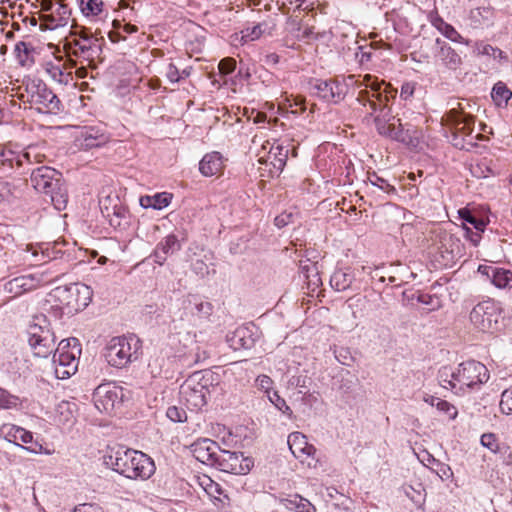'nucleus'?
I'll use <instances>...</instances> for the list:
<instances>
[{"mask_svg": "<svg viewBox=\"0 0 512 512\" xmlns=\"http://www.w3.org/2000/svg\"><path fill=\"white\" fill-rule=\"evenodd\" d=\"M103 461L107 467L129 479H148L155 472L152 458L119 444L107 446Z\"/></svg>", "mask_w": 512, "mask_h": 512, "instance_id": "1", "label": "nucleus"}, {"mask_svg": "<svg viewBox=\"0 0 512 512\" xmlns=\"http://www.w3.org/2000/svg\"><path fill=\"white\" fill-rule=\"evenodd\" d=\"M18 98L23 103L30 104L39 113L57 115L63 110L60 99L41 80H28Z\"/></svg>", "mask_w": 512, "mask_h": 512, "instance_id": "2", "label": "nucleus"}, {"mask_svg": "<svg viewBox=\"0 0 512 512\" xmlns=\"http://www.w3.org/2000/svg\"><path fill=\"white\" fill-rule=\"evenodd\" d=\"M142 354V341L134 334L113 337L105 348V358L110 366L125 368L137 361Z\"/></svg>", "mask_w": 512, "mask_h": 512, "instance_id": "3", "label": "nucleus"}, {"mask_svg": "<svg viewBox=\"0 0 512 512\" xmlns=\"http://www.w3.org/2000/svg\"><path fill=\"white\" fill-rule=\"evenodd\" d=\"M448 384L458 382L460 384H485L489 380V371L487 367L475 360L463 362L456 371L450 367H443L441 377Z\"/></svg>", "mask_w": 512, "mask_h": 512, "instance_id": "4", "label": "nucleus"}, {"mask_svg": "<svg viewBox=\"0 0 512 512\" xmlns=\"http://www.w3.org/2000/svg\"><path fill=\"white\" fill-rule=\"evenodd\" d=\"M34 321L36 322L29 327L28 342L35 356L46 358L55 351V336L44 325L47 322L45 315L36 316Z\"/></svg>", "mask_w": 512, "mask_h": 512, "instance_id": "5", "label": "nucleus"}, {"mask_svg": "<svg viewBox=\"0 0 512 512\" xmlns=\"http://www.w3.org/2000/svg\"><path fill=\"white\" fill-rule=\"evenodd\" d=\"M394 119L395 117L392 115L391 108L388 107V102H384L381 106L378 107V111L374 117V123L377 132L381 136L390 138L392 140L402 143H409L412 139L410 131L408 129L405 130L401 123L398 125L392 123L391 120ZM398 122H400L399 119Z\"/></svg>", "mask_w": 512, "mask_h": 512, "instance_id": "6", "label": "nucleus"}, {"mask_svg": "<svg viewBox=\"0 0 512 512\" xmlns=\"http://www.w3.org/2000/svg\"><path fill=\"white\" fill-rule=\"evenodd\" d=\"M253 465V460L249 457H244L243 453L221 448L214 468L226 473L245 475L250 472Z\"/></svg>", "mask_w": 512, "mask_h": 512, "instance_id": "7", "label": "nucleus"}, {"mask_svg": "<svg viewBox=\"0 0 512 512\" xmlns=\"http://www.w3.org/2000/svg\"><path fill=\"white\" fill-rule=\"evenodd\" d=\"M364 80L367 82L366 87H369L371 91L361 90L357 96V101L364 106L369 105L371 109L369 115L372 116L378 111L379 106L389 101L388 86L381 91V84L372 80L371 75H366Z\"/></svg>", "mask_w": 512, "mask_h": 512, "instance_id": "8", "label": "nucleus"}, {"mask_svg": "<svg viewBox=\"0 0 512 512\" xmlns=\"http://www.w3.org/2000/svg\"><path fill=\"white\" fill-rule=\"evenodd\" d=\"M497 308L488 300L478 303L470 312V321L483 332L494 329L498 322Z\"/></svg>", "mask_w": 512, "mask_h": 512, "instance_id": "9", "label": "nucleus"}, {"mask_svg": "<svg viewBox=\"0 0 512 512\" xmlns=\"http://www.w3.org/2000/svg\"><path fill=\"white\" fill-rule=\"evenodd\" d=\"M65 305L72 311L85 309L92 300V289L83 283H74L62 290Z\"/></svg>", "mask_w": 512, "mask_h": 512, "instance_id": "10", "label": "nucleus"}, {"mask_svg": "<svg viewBox=\"0 0 512 512\" xmlns=\"http://www.w3.org/2000/svg\"><path fill=\"white\" fill-rule=\"evenodd\" d=\"M62 180V174L49 166H39L31 170L30 181L34 189L39 192H51L50 189H56L59 181Z\"/></svg>", "mask_w": 512, "mask_h": 512, "instance_id": "11", "label": "nucleus"}, {"mask_svg": "<svg viewBox=\"0 0 512 512\" xmlns=\"http://www.w3.org/2000/svg\"><path fill=\"white\" fill-rule=\"evenodd\" d=\"M438 252L445 266L455 263L465 255V246L454 234L444 233L440 238Z\"/></svg>", "mask_w": 512, "mask_h": 512, "instance_id": "12", "label": "nucleus"}, {"mask_svg": "<svg viewBox=\"0 0 512 512\" xmlns=\"http://www.w3.org/2000/svg\"><path fill=\"white\" fill-rule=\"evenodd\" d=\"M190 450L196 460L215 467L221 447L209 438H199L190 445Z\"/></svg>", "mask_w": 512, "mask_h": 512, "instance_id": "13", "label": "nucleus"}, {"mask_svg": "<svg viewBox=\"0 0 512 512\" xmlns=\"http://www.w3.org/2000/svg\"><path fill=\"white\" fill-rule=\"evenodd\" d=\"M97 386L93 392V400L99 410L108 411L113 409L117 403L122 402V386Z\"/></svg>", "mask_w": 512, "mask_h": 512, "instance_id": "14", "label": "nucleus"}, {"mask_svg": "<svg viewBox=\"0 0 512 512\" xmlns=\"http://www.w3.org/2000/svg\"><path fill=\"white\" fill-rule=\"evenodd\" d=\"M3 430H6V438L10 442H14L23 449H26L32 453H38L42 448L38 442H33L32 433L22 427L15 425H4Z\"/></svg>", "mask_w": 512, "mask_h": 512, "instance_id": "15", "label": "nucleus"}, {"mask_svg": "<svg viewBox=\"0 0 512 512\" xmlns=\"http://www.w3.org/2000/svg\"><path fill=\"white\" fill-rule=\"evenodd\" d=\"M478 271L485 275L491 283L499 288H512V271L502 267L480 265Z\"/></svg>", "mask_w": 512, "mask_h": 512, "instance_id": "16", "label": "nucleus"}, {"mask_svg": "<svg viewBox=\"0 0 512 512\" xmlns=\"http://www.w3.org/2000/svg\"><path fill=\"white\" fill-rule=\"evenodd\" d=\"M182 245L175 234H169L164 237L157 245L153 252L154 262L162 266L169 255L181 250Z\"/></svg>", "mask_w": 512, "mask_h": 512, "instance_id": "17", "label": "nucleus"}, {"mask_svg": "<svg viewBox=\"0 0 512 512\" xmlns=\"http://www.w3.org/2000/svg\"><path fill=\"white\" fill-rule=\"evenodd\" d=\"M435 44L438 48L435 57L450 70L458 69L462 64L461 56L448 43L437 38Z\"/></svg>", "mask_w": 512, "mask_h": 512, "instance_id": "18", "label": "nucleus"}, {"mask_svg": "<svg viewBox=\"0 0 512 512\" xmlns=\"http://www.w3.org/2000/svg\"><path fill=\"white\" fill-rule=\"evenodd\" d=\"M101 34L100 31L92 32L89 28L81 27L79 31L72 32V36H75L74 39L69 40L65 44V48L69 55L80 57L83 55L84 49L89 47V42L85 41L86 38L95 37Z\"/></svg>", "mask_w": 512, "mask_h": 512, "instance_id": "19", "label": "nucleus"}, {"mask_svg": "<svg viewBox=\"0 0 512 512\" xmlns=\"http://www.w3.org/2000/svg\"><path fill=\"white\" fill-rule=\"evenodd\" d=\"M291 453L298 459L304 460L306 457L313 456L316 449L307 442V438L300 432H293L287 440Z\"/></svg>", "mask_w": 512, "mask_h": 512, "instance_id": "20", "label": "nucleus"}, {"mask_svg": "<svg viewBox=\"0 0 512 512\" xmlns=\"http://www.w3.org/2000/svg\"><path fill=\"white\" fill-rule=\"evenodd\" d=\"M30 163V154H18L12 150H5L0 148V172L8 175L17 167H23L24 163Z\"/></svg>", "mask_w": 512, "mask_h": 512, "instance_id": "21", "label": "nucleus"}, {"mask_svg": "<svg viewBox=\"0 0 512 512\" xmlns=\"http://www.w3.org/2000/svg\"><path fill=\"white\" fill-rule=\"evenodd\" d=\"M226 341L233 350L249 349L254 345L251 331L246 327H238L226 336Z\"/></svg>", "mask_w": 512, "mask_h": 512, "instance_id": "22", "label": "nucleus"}, {"mask_svg": "<svg viewBox=\"0 0 512 512\" xmlns=\"http://www.w3.org/2000/svg\"><path fill=\"white\" fill-rule=\"evenodd\" d=\"M71 16V10L65 3H56L52 13L43 15L42 20L47 24L48 29H56L66 26Z\"/></svg>", "mask_w": 512, "mask_h": 512, "instance_id": "23", "label": "nucleus"}, {"mask_svg": "<svg viewBox=\"0 0 512 512\" xmlns=\"http://www.w3.org/2000/svg\"><path fill=\"white\" fill-rule=\"evenodd\" d=\"M180 393L184 396L187 403L195 408L200 409L207 404V386H180Z\"/></svg>", "mask_w": 512, "mask_h": 512, "instance_id": "24", "label": "nucleus"}, {"mask_svg": "<svg viewBox=\"0 0 512 512\" xmlns=\"http://www.w3.org/2000/svg\"><path fill=\"white\" fill-rule=\"evenodd\" d=\"M73 349L64 352H54L53 361L58 362L60 366L71 368V373H75L78 365V357L81 354V344L79 340H72Z\"/></svg>", "mask_w": 512, "mask_h": 512, "instance_id": "25", "label": "nucleus"}, {"mask_svg": "<svg viewBox=\"0 0 512 512\" xmlns=\"http://www.w3.org/2000/svg\"><path fill=\"white\" fill-rule=\"evenodd\" d=\"M448 121L453 125L457 131L465 135H470L473 132L475 123L474 116L452 109L447 114Z\"/></svg>", "mask_w": 512, "mask_h": 512, "instance_id": "26", "label": "nucleus"}, {"mask_svg": "<svg viewBox=\"0 0 512 512\" xmlns=\"http://www.w3.org/2000/svg\"><path fill=\"white\" fill-rule=\"evenodd\" d=\"M37 281L31 275H24L15 277L9 280L5 285L4 289L6 292L13 294L14 296H19L24 292H28L36 289Z\"/></svg>", "mask_w": 512, "mask_h": 512, "instance_id": "27", "label": "nucleus"}, {"mask_svg": "<svg viewBox=\"0 0 512 512\" xmlns=\"http://www.w3.org/2000/svg\"><path fill=\"white\" fill-rule=\"evenodd\" d=\"M429 19H430L432 26H434L439 32H441L449 40H451L453 42L469 45V40L463 38L452 25L445 22L443 20V18L440 17L437 13L430 14Z\"/></svg>", "mask_w": 512, "mask_h": 512, "instance_id": "28", "label": "nucleus"}, {"mask_svg": "<svg viewBox=\"0 0 512 512\" xmlns=\"http://www.w3.org/2000/svg\"><path fill=\"white\" fill-rule=\"evenodd\" d=\"M223 169V159L219 152L206 154L199 163V171L205 177L216 175Z\"/></svg>", "mask_w": 512, "mask_h": 512, "instance_id": "29", "label": "nucleus"}, {"mask_svg": "<svg viewBox=\"0 0 512 512\" xmlns=\"http://www.w3.org/2000/svg\"><path fill=\"white\" fill-rule=\"evenodd\" d=\"M469 19L473 28H487L493 24L494 11L490 7H478L470 11Z\"/></svg>", "mask_w": 512, "mask_h": 512, "instance_id": "30", "label": "nucleus"}, {"mask_svg": "<svg viewBox=\"0 0 512 512\" xmlns=\"http://www.w3.org/2000/svg\"><path fill=\"white\" fill-rule=\"evenodd\" d=\"M108 136L104 133H99L95 128H88L82 133V141L80 146L84 149L98 148L106 144Z\"/></svg>", "mask_w": 512, "mask_h": 512, "instance_id": "31", "label": "nucleus"}, {"mask_svg": "<svg viewBox=\"0 0 512 512\" xmlns=\"http://www.w3.org/2000/svg\"><path fill=\"white\" fill-rule=\"evenodd\" d=\"M220 382L221 378L218 372L204 369L191 373L184 384H220Z\"/></svg>", "mask_w": 512, "mask_h": 512, "instance_id": "32", "label": "nucleus"}, {"mask_svg": "<svg viewBox=\"0 0 512 512\" xmlns=\"http://www.w3.org/2000/svg\"><path fill=\"white\" fill-rule=\"evenodd\" d=\"M85 41L89 42V47L82 50L83 55L79 58H83L88 61L89 64L93 63L95 59L99 58L102 53V46L105 43L104 37L99 34L95 37L86 38Z\"/></svg>", "mask_w": 512, "mask_h": 512, "instance_id": "33", "label": "nucleus"}, {"mask_svg": "<svg viewBox=\"0 0 512 512\" xmlns=\"http://www.w3.org/2000/svg\"><path fill=\"white\" fill-rule=\"evenodd\" d=\"M354 280V275L350 269H338L334 271L330 278V285L337 291L347 290Z\"/></svg>", "mask_w": 512, "mask_h": 512, "instance_id": "34", "label": "nucleus"}, {"mask_svg": "<svg viewBox=\"0 0 512 512\" xmlns=\"http://www.w3.org/2000/svg\"><path fill=\"white\" fill-rule=\"evenodd\" d=\"M269 158L272 159L271 164L273 168L278 173H281L286 165V161L288 158V149L280 144H273L269 150Z\"/></svg>", "mask_w": 512, "mask_h": 512, "instance_id": "35", "label": "nucleus"}, {"mask_svg": "<svg viewBox=\"0 0 512 512\" xmlns=\"http://www.w3.org/2000/svg\"><path fill=\"white\" fill-rule=\"evenodd\" d=\"M75 404L63 401L56 408V420L59 425L70 426L73 424Z\"/></svg>", "mask_w": 512, "mask_h": 512, "instance_id": "36", "label": "nucleus"}, {"mask_svg": "<svg viewBox=\"0 0 512 512\" xmlns=\"http://www.w3.org/2000/svg\"><path fill=\"white\" fill-rule=\"evenodd\" d=\"M50 190L51 192H46L45 195L50 198L54 208L58 211L64 210L68 202V195L65 187L63 186L62 180L59 181V185L56 189Z\"/></svg>", "mask_w": 512, "mask_h": 512, "instance_id": "37", "label": "nucleus"}, {"mask_svg": "<svg viewBox=\"0 0 512 512\" xmlns=\"http://www.w3.org/2000/svg\"><path fill=\"white\" fill-rule=\"evenodd\" d=\"M491 97L495 105L498 107L504 106L508 103V101L512 97V91L507 87V85L499 81L494 84L492 91H491Z\"/></svg>", "mask_w": 512, "mask_h": 512, "instance_id": "38", "label": "nucleus"}, {"mask_svg": "<svg viewBox=\"0 0 512 512\" xmlns=\"http://www.w3.org/2000/svg\"><path fill=\"white\" fill-rule=\"evenodd\" d=\"M459 216L463 221V228L467 226V224L471 225L475 230H485L486 228L487 222L484 219L479 218L469 209H460Z\"/></svg>", "mask_w": 512, "mask_h": 512, "instance_id": "39", "label": "nucleus"}, {"mask_svg": "<svg viewBox=\"0 0 512 512\" xmlns=\"http://www.w3.org/2000/svg\"><path fill=\"white\" fill-rule=\"evenodd\" d=\"M200 485L211 498L223 502V500L221 499V495H224V490L222 489L220 484L213 481L210 477L203 475L200 478Z\"/></svg>", "mask_w": 512, "mask_h": 512, "instance_id": "40", "label": "nucleus"}, {"mask_svg": "<svg viewBox=\"0 0 512 512\" xmlns=\"http://www.w3.org/2000/svg\"><path fill=\"white\" fill-rule=\"evenodd\" d=\"M45 72L53 81L59 84H67L70 79V74L65 73L60 65L51 62L46 63Z\"/></svg>", "mask_w": 512, "mask_h": 512, "instance_id": "41", "label": "nucleus"}, {"mask_svg": "<svg viewBox=\"0 0 512 512\" xmlns=\"http://www.w3.org/2000/svg\"><path fill=\"white\" fill-rule=\"evenodd\" d=\"M368 181L372 187H375L388 195H395L396 189L395 187L388 182V180L379 176L376 172L369 173Z\"/></svg>", "mask_w": 512, "mask_h": 512, "instance_id": "42", "label": "nucleus"}, {"mask_svg": "<svg viewBox=\"0 0 512 512\" xmlns=\"http://www.w3.org/2000/svg\"><path fill=\"white\" fill-rule=\"evenodd\" d=\"M107 220L112 227L125 229L128 226V211L122 204L118 205L115 214H111Z\"/></svg>", "mask_w": 512, "mask_h": 512, "instance_id": "43", "label": "nucleus"}, {"mask_svg": "<svg viewBox=\"0 0 512 512\" xmlns=\"http://www.w3.org/2000/svg\"><path fill=\"white\" fill-rule=\"evenodd\" d=\"M347 86L336 80H329V102L338 103L344 99Z\"/></svg>", "mask_w": 512, "mask_h": 512, "instance_id": "44", "label": "nucleus"}, {"mask_svg": "<svg viewBox=\"0 0 512 512\" xmlns=\"http://www.w3.org/2000/svg\"><path fill=\"white\" fill-rule=\"evenodd\" d=\"M102 0H80V9L85 16H97L102 12Z\"/></svg>", "mask_w": 512, "mask_h": 512, "instance_id": "45", "label": "nucleus"}, {"mask_svg": "<svg viewBox=\"0 0 512 512\" xmlns=\"http://www.w3.org/2000/svg\"><path fill=\"white\" fill-rule=\"evenodd\" d=\"M99 205L103 217L108 219L111 214H115L116 208H118V205H121V203L118 197L107 196L100 200Z\"/></svg>", "mask_w": 512, "mask_h": 512, "instance_id": "46", "label": "nucleus"}, {"mask_svg": "<svg viewBox=\"0 0 512 512\" xmlns=\"http://www.w3.org/2000/svg\"><path fill=\"white\" fill-rule=\"evenodd\" d=\"M310 85L313 94L329 102V80L317 79Z\"/></svg>", "mask_w": 512, "mask_h": 512, "instance_id": "47", "label": "nucleus"}, {"mask_svg": "<svg viewBox=\"0 0 512 512\" xmlns=\"http://www.w3.org/2000/svg\"><path fill=\"white\" fill-rule=\"evenodd\" d=\"M267 397L283 413H291L289 406L286 404V401L279 395L278 391L274 390L272 387H269L266 391Z\"/></svg>", "mask_w": 512, "mask_h": 512, "instance_id": "48", "label": "nucleus"}, {"mask_svg": "<svg viewBox=\"0 0 512 512\" xmlns=\"http://www.w3.org/2000/svg\"><path fill=\"white\" fill-rule=\"evenodd\" d=\"M480 443L483 447L489 449L494 454L500 452L498 439L494 433H484L480 438Z\"/></svg>", "mask_w": 512, "mask_h": 512, "instance_id": "49", "label": "nucleus"}, {"mask_svg": "<svg viewBox=\"0 0 512 512\" xmlns=\"http://www.w3.org/2000/svg\"><path fill=\"white\" fill-rule=\"evenodd\" d=\"M263 23H258L254 25L253 27H247L246 29L242 30V40L245 42L247 41H254L262 36L264 33L263 29Z\"/></svg>", "mask_w": 512, "mask_h": 512, "instance_id": "50", "label": "nucleus"}, {"mask_svg": "<svg viewBox=\"0 0 512 512\" xmlns=\"http://www.w3.org/2000/svg\"><path fill=\"white\" fill-rule=\"evenodd\" d=\"M417 301L429 306L428 312L438 310L441 307V301L436 295L421 293L417 296Z\"/></svg>", "mask_w": 512, "mask_h": 512, "instance_id": "51", "label": "nucleus"}, {"mask_svg": "<svg viewBox=\"0 0 512 512\" xmlns=\"http://www.w3.org/2000/svg\"><path fill=\"white\" fill-rule=\"evenodd\" d=\"M334 356L342 365L350 366L354 362V357L347 347H335Z\"/></svg>", "mask_w": 512, "mask_h": 512, "instance_id": "52", "label": "nucleus"}, {"mask_svg": "<svg viewBox=\"0 0 512 512\" xmlns=\"http://www.w3.org/2000/svg\"><path fill=\"white\" fill-rule=\"evenodd\" d=\"M475 49L480 55L492 56L494 59L502 58L503 52L497 47H493L490 44L476 43Z\"/></svg>", "mask_w": 512, "mask_h": 512, "instance_id": "53", "label": "nucleus"}, {"mask_svg": "<svg viewBox=\"0 0 512 512\" xmlns=\"http://www.w3.org/2000/svg\"><path fill=\"white\" fill-rule=\"evenodd\" d=\"M19 403V398L10 394L8 391L0 387V409H9L16 407Z\"/></svg>", "mask_w": 512, "mask_h": 512, "instance_id": "54", "label": "nucleus"}, {"mask_svg": "<svg viewBox=\"0 0 512 512\" xmlns=\"http://www.w3.org/2000/svg\"><path fill=\"white\" fill-rule=\"evenodd\" d=\"M435 407L438 411L446 414L450 420L455 419L458 414L457 409L446 400L438 399Z\"/></svg>", "mask_w": 512, "mask_h": 512, "instance_id": "55", "label": "nucleus"}, {"mask_svg": "<svg viewBox=\"0 0 512 512\" xmlns=\"http://www.w3.org/2000/svg\"><path fill=\"white\" fill-rule=\"evenodd\" d=\"M500 409L504 414L512 413V386L502 392Z\"/></svg>", "mask_w": 512, "mask_h": 512, "instance_id": "56", "label": "nucleus"}, {"mask_svg": "<svg viewBox=\"0 0 512 512\" xmlns=\"http://www.w3.org/2000/svg\"><path fill=\"white\" fill-rule=\"evenodd\" d=\"M153 197V209L161 210L167 207L172 199V195L170 193H157L152 196Z\"/></svg>", "mask_w": 512, "mask_h": 512, "instance_id": "57", "label": "nucleus"}, {"mask_svg": "<svg viewBox=\"0 0 512 512\" xmlns=\"http://www.w3.org/2000/svg\"><path fill=\"white\" fill-rule=\"evenodd\" d=\"M472 173L478 178H487L494 175V171L488 166L485 161H481L472 168Z\"/></svg>", "mask_w": 512, "mask_h": 512, "instance_id": "58", "label": "nucleus"}, {"mask_svg": "<svg viewBox=\"0 0 512 512\" xmlns=\"http://www.w3.org/2000/svg\"><path fill=\"white\" fill-rule=\"evenodd\" d=\"M167 417L173 422H185L187 420L186 412L176 406H171L167 409Z\"/></svg>", "mask_w": 512, "mask_h": 512, "instance_id": "59", "label": "nucleus"}, {"mask_svg": "<svg viewBox=\"0 0 512 512\" xmlns=\"http://www.w3.org/2000/svg\"><path fill=\"white\" fill-rule=\"evenodd\" d=\"M218 68L222 75H228L235 70L236 60L231 57H226L219 62Z\"/></svg>", "mask_w": 512, "mask_h": 512, "instance_id": "60", "label": "nucleus"}, {"mask_svg": "<svg viewBox=\"0 0 512 512\" xmlns=\"http://www.w3.org/2000/svg\"><path fill=\"white\" fill-rule=\"evenodd\" d=\"M485 230H475L473 231L470 227H464V237L469 240L473 246H477L482 238V233Z\"/></svg>", "mask_w": 512, "mask_h": 512, "instance_id": "61", "label": "nucleus"}, {"mask_svg": "<svg viewBox=\"0 0 512 512\" xmlns=\"http://www.w3.org/2000/svg\"><path fill=\"white\" fill-rule=\"evenodd\" d=\"M16 56L21 64H24L28 58L29 47L28 44L24 41H20L15 46Z\"/></svg>", "mask_w": 512, "mask_h": 512, "instance_id": "62", "label": "nucleus"}, {"mask_svg": "<svg viewBox=\"0 0 512 512\" xmlns=\"http://www.w3.org/2000/svg\"><path fill=\"white\" fill-rule=\"evenodd\" d=\"M195 308L200 317H208L211 315L213 310L212 304L206 301H200L199 303H196Z\"/></svg>", "mask_w": 512, "mask_h": 512, "instance_id": "63", "label": "nucleus"}, {"mask_svg": "<svg viewBox=\"0 0 512 512\" xmlns=\"http://www.w3.org/2000/svg\"><path fill=\"white\" fill-rule=\"evenodd\" d=\"M404 494L414 503H419L421 500V493L414 489L411 485H404L402 487Z\"/></svg>", "mask_w": 512, "mask_h": 512, "instance_id": "64", "label": "nucleus"}]
</instances>
